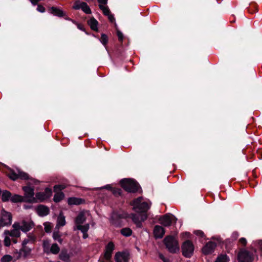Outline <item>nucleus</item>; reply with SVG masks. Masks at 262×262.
<instances>
[{"label":"nucleus","instance_id":"nucleus-1","mask_svg":"<svg viewBox=\"0 0 262 262\" xmlns=\"http://www.w3.org/2000/svg\"><path fill=\"white\" fill-rule=\"evenodd\" d=\"M132 205L134 211L144 214L150 208L151 203L144 201L142 197H139L133 201Z\"/></svg>","mask_w":262,"mask_h":262},{"label":"nucleus","instance_id":"nucleus-2","mask_svg":"<svg viewBox=\"0 0 262 262\" xmlns=\"http://www.w3.org/2000/svg\"><path fill=\"white\" fill-rule=\"evenodd\" d=\"M121 187L126 191L135 193L140 189L138 183L130 179H124L120 181Z\"/></svg>","mask_w":262,"mask_h":262},{"label":"nucleus","instance_id":"nucleus-3","mask_svg":"<svg viewBox=\"0 0 262 262\" xmlns=\"http://www.w3.org/2000/svg\"><path fill=\"white\" fill-rule=\"evenodd\" d=\"M163 242L169 252L174 253L179 251L178 242L174 237L167 236L164 238Z\"/></svg>","mask_w":262,"mask_h":262},{"label":"nucleus","instance_id":"nucleus-4","mask_svg":"<svg viewBox=\"0 0 262 262\" xmlns=\"http://www.w3.org/2000/svg\"><path fill=\"white\" fill-rule=\"evenodd\" d=\"M181 249L183 255L190 258L193 254L194 246L191 241L187 240L183 243Z\"/></svg>","mask_w":262,"mask_h":262},{"label":"nucleus","instance_id":"nucleus-5","mask_svg":"<svg viewBox=\"0 0 262 262\" xmlns=\"http://www.w3.org/2000/svg\"><path fill=\"white\" fill-rule=\"evenodd\" d=\"M9 178L13 181H15L18 179L22 180L29 179V175L19 169H16V170L10 169L8 174Z\"/></svg>","mask_w":262,"mask_h":262},{"label":"nucleus","instance_id":"nucleus-6","mask_svg":"<svg viewBox=\"0 0 262 262\" xmlns=\"http://www.w3.org/2000/svg\"><path fill=\"white\" fill-rule=\"evenodd\" d=\"M23 189L24 191V196L23 197L25 200V202L35 203L34 188L29 186H26L23 187Z\"/></svg>","mask_w":262,"mask_h":262},{"label":"nucleus","instance_id":"nucleus-7","mask_svg":"<svg viewBox=\"0 0 262 262\" xmlns=\"http://www.w3.org/2000/svg\"><path fill=\"white\" fill-rule=\"evenodd\" d=\"M52 194V190L49 188H46L43 192H39L36 193L34 201H35V203L42 202L50 198Z\"/></svg>","mask_w":262,"mask_h":262},{"label":"nucleus","instance_id":"nucleus-8","mask_svg":"<svg viewBox=\"0 0 262 262\" xmlns=\"http://www.w3.org/2000/svg\"><path fill=\"white\" fill-rule=\"evenodd\" d=\"M133 222L136 225V226L141 228L142 226V223L145 221L147 218V215L146 213L136 214L132 213L130 214V216Z\"/></svg>","mask_w":262,"mask_h":262},{"label":"nucleus","instance_id":"nucleus-9","mask_svg":"<svg viewBox=\"0 0 262 262\" xmlns=\"http://www.w3.org/2000/svg\"><path fill=\"white\" fill-rule=\"evenodd\" d=\"M12 223V215L8 212L3 209L1 211V216L0 217V224L2 226H7L10 225Z\"/></svg>","mask_w":262,"mask_h":262},{"label":"nucleus","instance_id":"nucleus-10","mask_svg":"<svg viewBox=\"0 0 262 262\" xmlns=\"http://www.w3.org/2000/svg\"><path fill=\"white\" fill-rule=\"evenodd\" d=\"M176 220L174 216L170 214H166L159 218L160 223L165 227L170 226L172 222L176 223Z\"/></svg>","mask_w":262,"mask_h":262},{"label":"nucleus","instance_id":"nucleus-11","mask_svg":"<svg viewBox=\"0 0 262 262\" xmlns=\"http://www.w3.org/2000/svg\"><path fill=\"white\" fill-rule=\"evenodd\" d=\"M31 252V249L29 248L26 245H22L21 248L15 253L14 257L16 260L20 259L21 257L24 258H27Z\"/></svg>","mask_w":262,"mask_h":262},{"label":"nucleus","instance_id":"nucleus-12","mask_svg":"<svg viewBox=\"0 0 262 262\" xmlns=\"http://www.w3.org/2000/svg\"><path fill=\"white\" fill-rule=\"evenodd\" d=\"M91 216L89 211L83 210L79 213L75 220V223L76 225L83 224L89 217Z\"/></svg>","mask_w":262,"mask_h":262},{"label":"nucleus","instance_id":"nucleus-13","mask_svg":"<svg viewBox=\"0 0 262 262\" xmlns=\"http://www.w3.org/2000/svg\"><path fill=\"white\" fill-rule=\"evenodd\" d=\"M239 262H252L253 258L249 252L246 250H241L238 254Z\"/></svg>","mask_w":262,"mask_h":262},{"label":"nucleus","instance_id":"nucleus-14","mask_svg":"<svg viewBox=\"0 0 262 262\" xmlns=\"http://www.w3.org/2000/svg\"><path fill=\"white\" fill-rule=\"evenodd\" d=\"M216 247V244L212 242L207 243L203 248L202 252L204 254L212 253Z\"/></svg>","mask_w":262,"mask_h":262},{"label":"nucleus","instance_id":"nucleus-15","mask_svg":"<svg viewBox=\"0 0 262 262\" xmlns=\"http://www.w3.org/2000/svg\"><path fill=\"white\" fill-rule=\"evenodd\" d=\"M116 262H128L129 254L126 252H117L115 256Z\"/></svg>","mask_w":262,"mask_h":262},{"label":"nucleus","instance_id":"nucleus-16","mask_svg":"<svg viewBox=\"0 0 262 262\" xmlns=\"http://www.w3.org/2000/svg\"><path fill=\"white\" fill-rule=\"evenodd\" d=\"M114 249V245L112 242H110L105 247L104 257L105 259L109 260L112 257V254Z\"/></svg>","mask_w":262,"mask_h":262},{"label":"nucleus","instance_id":"nucleus-17","mask_svg":"<svg viewBox=\"0 0 262 262\" xmlns=\"http://www.w3.org/2000/svg\"><path fill=\"white\" fill-rule=\"evenodd\" d=\"M34 224L31 221H23L21 222V231L27 232L33 228Z\"/></svg>","mask_w":262,"mask_h":262},{"label":"nucleus","instance_id":"nucleus-18","mask_svg":"<svg viewBox=\"0 0 262 262\" xmlns=\"http://www.w3.org/2000/svg\"><path fill=\"white\" fill-rule=\"evenodd\" d=\"M36 211L37 214L40 216H45L47 215L49 213V208L42 205H39L36 208Z\"/></svg>","mask_w":262,"mask_h":262},{"label":"nucleus","instance_id":"nucleus-19","mask_svg":"<svg viewBox=\"0 0 262 262\" xmlns=\"http://www.w3.org/2000/svg\"><path fill=\"white\" fill-rule=\"evenodd\" d=\"M165 231L164 228L159 225L155 226L154 229V234L156 238H161L163 237Z\"/></svg>","mask_w":262,"mask_h":262},{"label":"nucleus","instance_id":"nucleus-20","mask_svg":"<svg viewBox=\"0 0 262 262\" xmlns=\"http://www.w3.org/2000/svg\"><path fill=\"white\" fill-rule=\"evenodd\" d=\"M49 11L51 14L58 17H62L65 15L64 12L57 7H52L49 9Z\"/></svg>","mask_w":262,"mask_h":262},{"label":"nucleus","instance_id":"nucleus-21","mask_svg":"<svg viewBox=\"0 0 262 262\" xmlns=\"http://www.w3.org/2000/svg\"><path fill=\"white\" fill-rule=\"evenodd\" d=\"M66 224V220L64 216L62 214V213H60L57 218V224L56 226V229H59L60 227H62L64 226Z\"/></svg>","mask_w":262,"mask_h":262},{"label":"nucleus","instance_id":"nucleus-22","mask_svg":"<svg viewBox=\"0 0 262 262\" xmlns=\"http://www.w3.org/2000/svg\"><path fill=\"white\" fill-rule=\"evenodd\" d=\"M83 202L82 199L74 197L70 198L68 200V203L70 205H78L81 204Z\"/></svg>","mask_w":262,"mask_h":262},{"label":"nucleus","instance_id":"nucleus-23","mask_svg":"<svg viewBox=\"0 0 262 262\" xmlns=\"http://www.w3.org/2000/svg\"><path fill=\"white\" fill-rule=\"evenodd\" d=\"M4 244L6 247H9L11 243V240L10 239L11 235H9V231L5 230L4 232Z\"/></svg>","mask_w":262,"mask_h":262},{"label":"nucleus","instance_id":"nucleus-24","mask_svg":"<svg viewBox=\"0 0 262 262\" xmlns=\"http://www.w3.org/2000/svg\"><path fill=\"white\" fill-rule=\"evenodd\" d=\"M88 24L93 30L96 31H97L98 30V22L95 18H91L88 21Z\"/></svg>","mask_w":262,"mask_h":262},{"label":"nucleus","instance_id":"nucleus-25","mask_svg":"<svg viewBox=\"0 0 262 262\" xmlns=\"http://www.w3.org/2000/svg\"><path fill=\"white\" fill-rule=\"evenodd\" d=\"M36 237L32 234H29L26 238L22 243V245H26L29 243H34L35 241Z\"/></svg>","mask_w":262,"mask_h":262},{"label":"nucleus","instance_id":"nucleus-26","mask_svg":"<svg viewBox=\"0 0 262 262\" xmlns=\"http://www.w3.org/2000/svg\"><path fill=\"white\" fill-rule=\"evenodd\" d=\"M53 238L55 241H58L60 244L62 242V239L61 238V234L59 233V230L56 228L53 233Z\"/></svg>","mask_w":262,"mask_h":262},{"label":"nucleus","instance_id":"nucleus-27","mask_svg":"<svg viewBox=\"0 0 262 262\" xmlns=\"http://www.w3.org/2000/svg\"><path fill=\"white\" fill-rule=\"evenodd\" d=\"M10 200L13 203L23 202L25 201L23 196L18 194L11 196Z\"/></svg>","mask_w":262,"mask_h":262},{"label":"nucleus","instance_id":"nucleus-28","mask_svg":"<svg viewBox=\"0 0 262 262\" xmlns=\"http://www.w3.org/2000/svg\"><path fill=\"white\" fill-rule=\"evenodd\" d=\"M56 193L55 194L54 196V201L58 203L61 201L64 197V194L62 192H57L56 191Z\"/></svg>","mask_w":262,"mask_h":262},{"label":"nucleus","instance_id":"nucleus-29","mask_svg":"<svg viewBox=\"0 0 262 262\" xmlns=\"http://www.w3.org/2000/svg\"><path fill=\"white\" fill-rule=\"evenodd\" d=\"M11 193L7 190H5L3 192L2 194V200L3 202H7L10 200Z\"/></svg>","mask_w":262,"mask_h":262},{"label":"nucleus","instance_id":"nucleus-30","mask_svg":"<svg viewBox=\"0 0 262 262\" xmlns=\"http://www.w3.org/2000/svg\"><path fill=\"white\" fill-rule=\"evenodd\" d=\"M59 258L64 262H70V256L66 251H62L59 255Z\"/></svg>","mask_w":262,"mask_h":262},{"label":"nucleus","instance_id":"nucleus-31","mask_svg":"<svg viewBox=\"0 0 262 262\" xmlns=\"http://www.w3.org/2000/svg\"><path fill=\"white\" fill-rule=\"evenodd\" d=\"M89 228L90 225L89 224H86L84 225H81V224L76 225V229L77 230H80L82 233L87 232L89 229Z\"/></svg>","mask_w":262,"mask_h":262},{"label":"nucleus","instance_id":"nucleus-32","mask_svg":"<svg viewBox=\"0 0 262 262\" xmlns=\"http://www.w3.org/2000/svg\"><path fill=\"white\" fill-rule=\"evenodd\" d=\"M120 233L124 236H129L132 234V230L129 228H124L121 230Z\"/></svg>","mask_w":262,"mask_h":262},{"label":"nucleus","instance_id":"nucleus-33","mask_svg":"<svg viewBox=\"0 0 262 262\" xmlns=\"http://www.w3.org/2000/svg\"><path fill=\"white\" fill-rule=\"evenodd\" d=\"M59 250L60 248L57 244H53L50 249L51 253L54 254H57L59 252Z\"/></svg>","mask_w":262,"mask_h":262},{"label":"nucleus","instance_id":"nucleus-34","mask_svg":"<svg viewBox=\"0 0 262 262\" xmlns=\"http://www.w3.org/2000/svg\"><path fill=\"white\" fill-rule=\"evenodd\" d=\"M105 5H99V6L100 9L102 10L103 14L107 16L111 13V12L108 8Z\"/></svg>","mask_w":262,"mask_h":262},{"label":"nucleus","instance_id":"nucleus-35","mask_svg":"<svg viewBox=\"0 0 262 262\" xmlns=\"http://www.w3.org/2000/svg\"><path fill=\"white\" fill-rule=\"evenodd\" d=\"M9 235L11 237H18L20 235V232L19 230L13 229L11 231H9Z\"/></svg>","mask_w":262,"mask_h":262},{"label":"nucleus","instance_id":"nucleus-36","mask_svg":"<svg viewBox=\"0 0 262 262\" xmlns=\"http://www.w3.org/2000/svg\"><path fill=\"white\" fill-rule=\"evenodd\" d=\"M81 10L86 14H91L92 11L89 6L87 5L86 3L84 2V4H83V6L82 7Z\"/></svg>","mask_w":262,"mask_h":262},{"label":"nucleus","instance_id":"nucleus-37","mask_svg":"<svg viewBox=\"0 0 262 262\" xmlns=\"http://www.w3.org/2000/svg\"><path fill=\"white\" fill-rule=\"evenodd\" d=\"M229 261V258L226 255H221L219 256L215 262H228Z\"/></svg>","mask_w":262,"mask_h":262},{"label":"nucleus","instance_id":"nucleus-38","mask_svg":"<svg viewBox=\"0 0 262 262\" xmlns=\"http://www.w3.org/2000/svg\"><path fill=\"white\" fill-rule=\"evenodd\" d=\"M83 4H84V2H80L79 1H76L74 5L73 6V9L75 10H79L81 9L82 7L83 6Z\"/></svg>","mask_w":262,"mask_h":262},{"label":"nucleus","instance_id":"nucleus-39","mask_svg":"<svg viewBox=\"0 0 262 262\" xmlns=\"http://www.w3.org/2000/svg\"><path fill=\"white\" fill-rule=\"evenodd\" d=\"M13 257L10 255L6 254L4 255L1 259V262H10L12 261Z\"/></svg>","mask_w":262,"mask_h":262},{"label":"nucleus","instance_id":"nucleus-40","mask_svg":"<svg viewBox=\"0 0 262 262\" xmlns=\"http://www.w3.org/2000/svg\"><path fill=\"white\" fill-rule=\"evenodd\" d=\"M100 41L104 46H105L108 42L107 36L104 34H102Z\"/></svg>","mask_w":262,"mask_h":262},{"label":"nucleus","instance_id":"nucleus-41","mask_svg":"<svg viewBox=\"0 0 262 262\" xmlns=\"http://www.w3.org/2000/svg\"><path fill=\"white\" fill-rule=\"evenodd\" d=\"M66 187L65 185L61 184V185H55L54 187V189L55 191H58L60 192L61 190L64 189Z\"/></svg>","mask_w":262,"mask_h":262},{"label":"nucleus","instance_id":"nucleus-42","mask_svg":"<svg viewBox=\"0 0 262 262\" xmlns=\"http://www.w3.org/2000/svg\"><path fill=\"white\" fill-rule=\"evenodd\" d=\"M255 247L262 252V240L257 241L255 242Z\"/></svg>","mask_w":262,"mask_h":262},{"label":"nucleus","instance_id":"nucleus-43","mask_svg":"<svg viewBox=\"0 0 262 262\" xmlns=\"http://www.w3.org/2000/svg\"><path fill=\"white\" fill-rule=\"evenodd\" d=\"M13 229H17V230H21V223H19L18 222H15L13 224L12 226Z\"/></svg>","mask_w":262,"mask_h":262},{"label":"nucleus","instance_id":"nucleus-44","mask_svg":"<svg viewBox=\"0 0 262 262\" xmlns=\"http://www.w3.org/2000/svg\"><path fill=\"white\" fill-rule=\"evenodd\" d=\"M45 225V230L46 232H50L51 231L52 227L48 223H46L44 224Z\"/></svg>","mask_w":262,"mask_h":262},{"label":"nucleus","instance_id":"nucleus-45","mask_svg":"<svg viewBox=\"0 0 262 262\" xmlns=\"http://www.w3.org/2000/svg\"><path fill=\"white\" fill-rule=\"evenodd\" d=\"M159 257L163 262H170V261L168 258L165 257L161 253H159Z\"/></svg>","mask_w":262,"mask_h":262},{"label":"nucleus","instance_id":"nucleus-46","mask_svg":"<svg viewBox=\"0 0 262 262\" xmlns=\"http://www.w3.org/2000/svg\"><path fill=\"white\" fill-rule=\"evenodd\" d=\"M117 35L118 36V38L120 41H122L123 39V35L122 33L120 31H117Z\"/></svg>","mask_w":262,"mask_h":262},{"label":"nucleus","instance_id":"nucleus-47","mask_svg":"<svg viewBox=\"0 0 262 262\" xmlns=\"http://www.w3.org/2000/svg\"><path fill=\"white\" fill-rule=\"evenodd\" d=\"M37 10L41 13H43L45 12V8L42 5H39L37 6Z\"/></svg>","mask_w":262,"mask_h":262},{"label":"nucleus","instance_id":"nucleus-48","mask_svg":"<svg viewBox=\"0 0 262 262\" xmlns=\"http://www.w3.org/2000/svg\"><path fill=\"white\" fill-rule=\"evenodd\" d=\"M194 233L197 236L203 237L204 236V234L202 231L196 230L194 231Z\"/></svg>","mask_w":262,"mask_h":262},{"label":"nucleus","instance_id":"nucleus-49","mask_svg":"<svg viewBox=\"0 0 262 262\" xmlns=\"http://www.w3.org/2000/svg\"><path fill=\"white\" fill-rule=\"evenodd\" d=\"M239 242L240 244H241L243 246H245L247 244V240L245 238L242 237L239 239Z\"/></svg>","mask_w":262,"mask_h":262},{"label":"nucleus","instance_id":"nucleus-50","mask_svg":"<svg viewBox=\"0 0 262 262\" xmlns=\"http://www.w3.org/2000/svg\"><path fill=\"white\" fill-rule=\"evenodd\" d=\"M108 16V18L112 23L115 21V18L112 14L111 13L107 15Z\"/></svg>","mask_w":262,"mask_h":262},{"label":"nucleus","instance_id":"nucleus-51","mask_svg":"<svg viewBox=\"0 0 262 262\" xmlns=\"http://www.w3.org/2000/svg\"><path fill=\"white\" fill-rule=\"evenodd\" d=\"M99 5H106L107 3V0H98Z\"/></svg>","mask_w":262,"mask_h":262},{"label":"nucleus","instance_id":"nucleus-52","mask_svg":"<svg viewBox=\"0 0 262 262\" xmlns=\"http://www.w3.org/2000/svg\"><path fill=\"white\" fill-rule=\"evenodd\" d=\"M83 238H86L88 237V234L87 232H83Z\"/></svg>","mask_w":262,"mask_h":262},{"label":"nucleus","instance_id":"nucleus-53","mask_svg":"<svg viewBox=\"0 0 262 262\" xmlns=\"http://www.w3.org/2000/svg\"><path fill=\"white\" fill-rule=\"evenodd\" d=\"M31 206H28V205H25L24 206V208H25V209H27L30 208H31Z\"/></svg>","mask_w":262,"mask_h":262},{"label":"nucleus","instance_id":"nucleus-54","mask_svg":"<svg viewBox=\"0 0 262 262\" xmlns=\"http://www.w3.org/2000/svg\"><path fill=\"white\" fill-rule=\"evenodd\" d=\"M233 236H234L236 238L238 236V234L237 233L234 232L233 233Z\"/></svg>","mask_w":262,"mask_h":262},{"label":"nucleus","instance_id":"nucleus-55","mask_svg":"<svg viewBox=\"0 0 262 262\" xmlns=\"http://www.w3.org/2000/svg\"><path fill=\"white\" fill-rule=\"evenodd\" d=\"M13 241V242L14 243H17V241L16 239H14Z\"/></svg>","mask_w":262,"mask_h":262},{"label":"nucleus","instance_id":"nucleus-56","mask_svg":"<svg viewBox=\"0 0 262 262\" xmlns=\"http://www.w3.org/2000/svg\"><path fill=\"white\" fill-rule=\"evenodd\" d=\"M78 27L79 29H81V27H80L79 25L78 26Z\"/></svg>","mask_w":262,"mask_h":262},{"label":"nucleus","instance_id":"nucleus-57","mask_svg":"<svg viewBox=\"0 0 262 262\" xmlns=\"http://www.w3.org/2000/svg\"><path fill=\"white\" fill-rule=\"evenodd\" d=\"M118 191H119L118 193L120 194V191H121L120 189H119Z\"/></svg>","mask_w":262,"mask_h":262}]
</instances>
